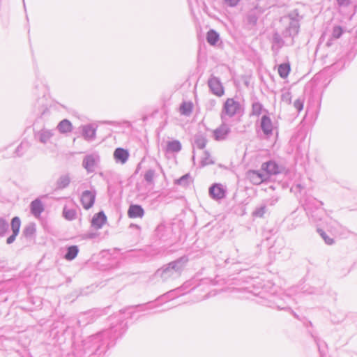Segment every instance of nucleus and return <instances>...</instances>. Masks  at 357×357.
Here are the masks:
<instances>
[{"mask_svg":"<svg viewBox=\"0 0 357 357\" xmlns=\"http://www.w3.org/2000/svg\"><path fill=\"white\" fill-rule=\"evenodd\" d=\"M100 162V155L98 153L86 155L82 160V167L87 173H93Z\"/></svg>","mask_w":357,"mask_h":357,"instance_id":"39448f33","label":"nucleus"},{"mask_svg":"<svg viewBox=\"0 0 357 357\" xmlns=\"http://www.w3.org/2000/svg\"><path fill=\"white\" fill-rule=\"evenodd\" d=\"M110 334V331H101L97 334H96L95 335H93L92 337L93 340H96V339H98L99 337H102V336H105V335H109Z\"/></svg>","mask_w":357,"mask_h":357,"instance_id":"c03bdc74","label":"nucleus"},{"mask_svg":"<svg viewBox=\"0 0 357 357\" xmlns=\"http://www.w3.org/2000/svg\"><path fill=\"white\" fill-rule=\"evenodd\" d=\"M246 178L254 185H260L266 179V176L259 171L249 170L246 173Z\"/></svg>","mask_w":357,"mask_h":357,"instance_id":"9d476101","label":"nucleus"},{"mask_svg":"<svg viewBox=\"0 0 357 357\" xmlns=\"http://www.w3.org/2000/svg\"><path fill=\"white\" fill-rule=\"evenodd\" d=\"M304 100L303 98H298L294 102V106L298 112H301L303 108Z\"/></svg>","mask_w":357,"mask_h":357,"instance_id":"a19ab883","label":"nucleus"},{"mask_svg":"<svg viewBox=\"0 0 357 357\" xmlns=\"http://www.w3.org/2000/svg\"><path fill=\"white\" fill-rule=\"evenodd\" d=\"M105 311V310H96L94 311L88 312L86 314V315L91 318V319L88 321V323L93 321L97 317L102 315V312Z\"/></svg>","mask_w":357,"mask_h":357,"instance_id":"4c0bfd02","label":"nucleus"},{"mask_svg":"<svg viewBox=\"0 0 357 357\" xmlns=\"http://www.w3.org/2000/svg\"><path fill=\"white\" fill-rule=\"evenodd\" d=\"M28 148V144L26 142H22L16 149L15 153L18 156H21L24 151Z\"/></svg>","mask_w":357,"mask_h":357,"instance_id":"58836bf2","label":"nucleus"},{"mask_svg":"<svg viewBox=\"0 0 357 357\" xmlns=\"http://www.w3.org/2000/svg\"><path fill=\"white\" fill-rule=\"evenodd\" d=\"M18 234H15V233H13L12 235H10L6 240V243L8 244H11L13 243L15 241V238H16V236H17Z\"/></svg>","mask_w":357,"mask_h":357,"instance_id":"09e8293b","label":"nucleus"},{"mask_svg":"<svg viewBox=\"0 0 357 357\" xmlns=\"http://www.w3.org/2000/svg\"><path fill=\"white\" fill-rule=\"evenodd\" d=\"M70 183V177L69 174H63L59 176L55 183L56 190H63L67 188Z\"/></svg>","mask_w":357,"mask_h":357,"instance_id":"aec40b11","label":"nucleus"},{"mask_svg":"<svg viewBox=\"0 0 357 357\" xmlns=\"http://www.w3.org/2000/svg\"><path fill=\"white\" fill-rule=\"evenodd\" d=\"M220 40L219 33L214 29H210L206 34V40L211 45H215Z\"/></svg>","mask_w":357,"mask_h":357,"instance_id":"4be33fe9","label":"nucleus"},{"mask_svg":"<svg viewBox=\"0 0 357 357\" xmlns=\"http://www.w3.org/2000/svg\"><path fill=\"white\" fill-rule=\"evenodd\" d=\"M129 158V153L126 149L123 148H116L114 152V158L116 162L124 164Z\"/></svg>","mask_w":357,"mask_h":357,"instance_id":"ddd939ff","label":"nucleus"},{"mask_svg":"<svg viewBox=\"0 0 357 357\" xmlns=\"http://www.w3.org/2000/svg\"><path fill=\"white\" fill-rule=\"evenodd\" d=\"M261 169L266 172V173L270 175H275L280 172L278 164L272 160L263 163Z\"/></svg>","mask_w":357,"mask_h":357,"instance_id":"2eb2a0df","label":"nucleus"},{"mask_svg":"<svg viewBox=\"0 0 357 357\" xmlns=\"http://www.w3.org/2000/svg\"><path fill=\"white\" fill-rule=\"evenodd\" d=\"M284 19L289 20V24L282 31V36L284 38H294L299 32L300 22L303 20V16L300 15L298 9H294L284 17Z\"/></svg>","mask_w":357,"mask_h":357,"instance_id":"f03ea898","label":"nucleus"},{"mask_svg":"<svg viewBox=\"0 0 357 357\" xmlns=\"http://www.w3.org/2000/svg\"><path fill=\"white\" fill-rule=\"evenodd\" d=\"M308 293L309 294H312V293H314V291H309Z\"/></svg>","mask_w":357,"mask_h":357,"instance_id":"4d7b16f0","label":"nucleus"},{"mask_svg":"<svg viewBox=\"0 0 357 357\" xmlns=\"http://www.w3.org/2000/svg\"><path fill=\"white\" fill-rule=\"evenodd\" d=\"M323 204L321 201H318L316 199H310L305 201V210L312 221L319 222L322 220L324 211L320 206Z\"/></svg>","mask_w":357,"mask_h":357,"instance_id":"7ed1b4c3","label":"nucleus"},{"mask_svg":"<svg viewBox=\"0 0 357 357\" xmlns=\"http://www.w3.org/2000/svg\"><path fill=\"white\" fill-rule=\"evenodd\" d=\"M96 129L92 125H86L82 127V135L87 141H92L96 138Z\"/></svg>","mask_w":357,"mask_h":357,"instance_id":"6ab92c4d","label":"nucleus"},{"mask_svg":"<svg viewBox=\"0 0 357 357\" xmlns=\"http://www.w3.org/2000/svg\"><path fill=\"white\" fill-rule=\"evenodd\" d=\"M282 100L285 102L287 104H291V94L290 92L287 91L284 93L282 95Z\"/></svg>","mask_w":357,"mask_h":357,"instance_id":"37998d69","label":"nucleus"},{"mask_svg":"<svg viewBox=\"0 0 357 357\" xmlns=\"http://www.w3.org/2000/svg\"><path fill=\"white\" fill-rule=\"evenodd\" d=\"M76 211L73 208L64 207L63 210V215L68 220H73L76 218Z\"/></svg>","mask_w":357,"mask_h":357,"instance_id":"c756f323","label":"nucleus"},{"mask_svg":"<svg viewBox=\"0 0 357 357\" xmlns=\"http://www.w3.org/2000/svg\"><path fill=\"white\" fill-rule=\"evenodd\" d=\"M209 195L215 200H220L225 197L226 190L222 185L214 183L209 188Z\"/></svg>","mask_w":357,"mask_h":357,"instance_id":"0eeeda50","label":"nucleus"},{"mask_svg":"<svg viewBox=\"0 0 357 357\" xmlns=\"http://www.w3.org/2000/svg\"><path fill=\"white\" fill-rule=\"evenodd\" d=\"M224 1L227 6L234 7L238 3L240 0H224Z\"/></svg>","mask_w":357,"mask_h":357,"instance_id":"a18cd8bd","label":"nucleus"},{"mask_svg":"<svg viewBox=\"0 0 357 357\" xmlns=\"http://www.w3.org/2000/svg\"><path fill=\"white\" fill-rule=\"evenodd\" d=\"M54 135V131L47 129H42L35 134V138L43 144L47 143Z\"/></svg>","mask_w":357,"mask_h":357,"instance_id":"f8f14e48","label":"nucleus"},{"mask_svg":"<svg viewBox=\"0 0 357 357\" xmlns=\"http://www.w3.org/2000/svg\"><path fill=\"white\" fill-rule=\"evenodd\" d=\"M181 150V144L178 140H173L168 142L167 145V151L169 152H178Z\"/></svg>","mask_w":357,"mask_h":357,"instance_id":"a878e982","label":"nucleus"},{"mask_svg":"<svg viewBox=\"0 0 357 357\" xmlns=\"http://www.w3.org/2000/svg\"><path fill=\"white\" fill-rule=\"evenodd\" d=\"M190 176L189 174H186L183 176H182L181 178L177 179L176 181V184L182 185V186H187L190 183Z\"/></svg>","mask_w":357,"mask_h":357,"instance_id":"f704fd0d","label":"nucleus"},{"mask_svg":"<svg viewBox=\"0 0 357 357\" xmlns=\"http://www.w3.org/2000/svg\"><path fill=\"white\" fill-rule=\"evenodd\" d=\"M344 33V29L340 26H335L333 29L332 31V38L333 39H338L340 38Z\"/></svg>","mask_w":357,"mask_h":357,"instance_id":"e433bc0d","label":"nucleus"},{"mask_svg":"<svg viewBox=\"0 0 357 357\" xmlns=\"http://www.w3.org/2000/svg\"><path fill=\"white\" fill-rule=\"evenodd\" d=\"M10 225L13 233H15V234H18L21 225V221L20 218L17 216L14 217L11 220Z\"/></svg>","mask_w":357,"mask_h":357,"instance_id":"7c9ffc66","label":"nucleus"},{"mask_svg":"<svg viewBox=\"0 0 357 357\" xmlns=\"http://www.w3.org/2000/svg\"><path fill=\"white\" fill-rule=\"evenodd\" d=\"M9 224L8 222L3 218L0 217V236L3 237L6 235L7 231H8Z\"/></svg>","mask_w":357,"mask_h":357,"instance_id":"473e14b6","label":"nucleus"},{"mask_svg":"<svg viewBox=\"0 0 357 357\" xmlns=\"http://www.w3.org/2000/svg\"><path fill=\"white\" fill-rule=\"evenodd\" d=\"M207 143L206 137L202 134H197L194 137V145L199 149H203Z\"/></svg>","mask_w":357,"mask_h":357,"instance_id":"b1692460","label":"nucleus"},{"mask_svg":"<svg viewBox=\"0 0 357 357\" xmlns=\"http://www.w3.org/2000/svg\"><path fill=\"white\" fill-rule=\"evenodd\" d=\"M30 209L35 217H39L44 211V206L42 202L39 199H36L31 202Z\"/></svg>","mask_w":357,"mask_h":357,"instance_id":"f3484780","label":"nucleus"},{"mask_svg":"<svg viewBox=\"0 0 357 357\" xmlns=\"http://www.w3.org/2000/svg\"><path fill=\"white\" fill-rule=\"evenodd\" d=\"M266 212V204H261L259 206L256 207L252 212V215L258 218H262Z\"/></svg>","mask_w":357,"mask_h":357,"instance_id":"2f4dec72","label":"nucleus"},{"mask_svg":"<svg viewBox=\"0 0 357 357\" xmlns=\"http://www.w3.org/2000/svg\"><path fill=\"white\" fill-rule=\"evenodd\" d=\"M79 252V248L77 245L68 246L66 249V252L64 255V259L67 261L73 260Z\"/></svg>","mask_w":357,"mask_h":357,"instance_id":"412c9836","label":"nucleus"},{"mask_svg":"<svg viewBox=\"0 0 357 357\" xmlns=\"http://www.w3.org/2000/svg\"><path fill=\"white\" fill-rule=\"evenodd\" d=\"M317 232L321 236V238L324 239L326 244L333 245L334 243V239L328 236L323 229L318 228Z\"/></svg>","mask_w":357,"mask_h":357,"instance_id":"72a5a7b5","label":"nucleus"},{"mask_svg":"<svg viewBox=\"0 0 357 357\" xmlns=\"http://www.w3.org/2000/svg\"><path fill=\"white\" fill-rule=\"evenodd\" d=\"M188 261V257L182 256L158 268L155 272L154 277L160 278L162 282L178 278L181 276Z\"/></svg>","mask_w":357,"mask_h":357,"instance_id":"f257e3e1","label":"nucleus"},{"mask_svg":"<svg viewBox=\"0 0 357 357\" xmlns=\"http://www.w3.org/2000/svg\"><path fill=\"white\" fill-rule=\"evenodd\" d=\"M213 163H214V162L211 158L209 152L207 151H205L204 152V156L202 157V160H201L202 165L206 166V165H212Z\"/></svg>","mask_w":357,"mask_h":357,"instance_id":"c9c22d12","label":"nucleus"},{"mask_svg":"<svg viewBox=\"0 0 357 357\" xmlns=\"http://www.w3.org/2000/svg\"><path fill=\"white\" fill-rule=\"evenodd\" d=\"M277 307L279 309V310H291V308L287 307V306H282V305H278Z\"/></svg>","mask_w":357,"mask_h":357,"instance_id":"3c124183","label":"nucleus"},{"mask_svg":"<svg viewBox=\"0 0 357 357\" xmlns=\"http://www.w3.org/2000/svg\"><path fill=\"white\" fill-rule=\"evenodd\" d=\"M340 6H347L350 4V0H336Z\"/></svg>","mask_w":357,"mask_h":357,"instance_id":"de8ad7c7","label":"nucleus"},{"mask_svg":"<svg viewBox=\"0 0 357 357\" xmlns=\"http://www.w3.org/2000/svg\"><path fill=\"white\" fill-rule=\"evenodd\" d=\"M56 128L61 133H66L72 130V124L68 119L61 121Z\"/></svg>","mask_w":357,"mask_h":357,"instance_id":"5701e85b","label":"nucleus"},{"mask_svg":"<svg viewBox=\"0 0 357 357\" xmlns=\"http://www.w3.org/2000/svg\"><path fill=\"white\" fill-rule=\"evenodd\" d=\"M154 176H155V170L149 169L146 172V173L144 174V180L147 183H152L153 181Z\"/></svg>","mask_w":357,"mask_h":357,"instance_id":"ea45409f","label":"nucleus"},{"mask_svg":"<svg viewBox=\"0 0 357 357\" xmlns=\"http://www.w3.org/2000/svg\"><path fill=\"white\" fill-rule=\"evenodd\" d=\"M107 220V217L103 211L96 213L91 220V225L96 229H100Z\"/></svg>","mask_w":357,"mask_h":357,"instance_id":"4468645a","label":"nucleus"},{"mask_svg":"<svg viewBox=\"0 0 357 357\" xmlns=\"http://www.w3.org/2000/svg\"><path fill=\"white\" fill-rule=\"evenodd\" d=\"M264 110H265V109L261 103H260L258 101L254 102L252 104V109H251V112H250V115L259 116L262 113V112Z\"/></svg>","mask_w":357,"mask_h":357,"instance_id":"393cba45","label":"nucleus"},{"mask_svg":"<svg viewBox=\"0 0 357 357\" xmlns=\"http://www.w3.org/2000/svg\"><path fill=\"white\" fill-rule=\"evenodd\" d=\"M260 128L266 138H269L273 135V126L268 116H262L260 121Z\"/></svg>","mask_w":357,"mask_h":357,"instance_id":"6e6552de","label":"nucleus"},{"mask_svg":"<svg viewBox=\"0 0 357 357\" xmlns=\"http://www.w3.org/2000/svg\"><path fill=\"white\" fill-rule=\"evenodd\" d=\"M248 22L251 25H255L257 22L258 18L255 14H249L247 16Z\"/></svg>","mask_w":357,"mask_h":357,"instance_id":"79ce46f5","label":"nucleus"},{"mask_svg":"<svg viewBox=\"0 0 357 357\" xmlns=\"http://www.w3.org/2000/svg\"><path fill=\"white\" fill-rule=\"evenodd\" d=\"M192 110V104L189 102H183L180 106V112L185 116H190Z\"/></svg>","mask_w":357,"mask_h":357,"instance_id":"bb28decb","label":"nucleus"},{"mask_svg":"<svg viewBox=\"0 0 357 357\" xmlns=\"http://www.w3.org/2000/svg\"><path fill=\"white\" fill-rule=\"evenodd\" d=\"M208 86L214 95L218 97L223 96L225 93L224 87L218 77L211 75L208 80Z\"/></svg>","mask_w":357,"mask_h":357,"instance_id":"423d86ee","label":"nucleus"},{"mask_svg":"<svg viewBox=\"0 0 357 357\" xmlns=\"http://www.w3.org/2000/svg\"><path fill=\"white\" fill-rule=\"evenodd\" d=\"M144 214L143 208L138 204H131L128 211V215L131 218H142Z\"/></svg>","mask_w":357,"mask_h":357,"instance_id":"a211bd4d","label":"nucleus"},{"mask_svg":"<svg viewBox=\"0 0 357 357\" xmlns=\"http://www.w3.org/2000/svg\"><path fill=\"white\" fill-rule=\"evenodd\" d=\"M278 201V199L277 197H272L268 200L266 201V206L267 205H270V206H273L275 205Z\"/></svg>","mask_w":357,"mask_h":357,"instance_id":"49530a36","label":"nucleus"},{"mask_svg":"<svg viewBox=\"0 0 357 357\" xmlns=\"http://www.w3.org/2000/svg\"><path fill=\"white\" fill-rule=\"evenodd\" d=\"M229 132L230 128L223 120L222 123L213 131V136L215 140H223Z\"/></svg>","mask_w":357,"mask_h":357,"instance_id":"9b49d317","label":"nucleus"},{"mask_svg":"<svg viewBox=\"0 0 357 357\" xmlns=\"http://www.w3.org/2000/svg\"><path fill=\"white\" fill-rule=\"evenodd\" d=\"M296 188H301V184H298V185H296Z\"/></svg>","mask_w":357,"mask_h":357,"instance_id":"6e6d98bb","label":"nucleus"},{"mask_svg":"<svg viewBox=\"0 0 357 357\" xmlns=\"http://www.w3.org/2000/svg\"><path fill=\"white\" fill-rule=\"evenodd\" d=\"M332 45V43H331V40H329L327 43H326V45L327 46H331Z\"/></svg>","mask_w":357,"mask_h":357,"instance_id":"603ef678","label":"nucleus"},{"mask_svg":"<svg viewBox=\"0 0 357 357\" xmlns=\"http://www.w3.org/2000/svg\"><path fill=\"white\" fill-rule=\"evenodd\" d=\"M99 350H100V346H98V348L96 349L95 354H98Z\"/></svg>","mask_w":357,"mask_h":357,"instance_id":"864d4df0","label":"nucleus"},{"mask_svg":"<svg viewBox=\"0 0 357 357\" xmlns=\"http://www.w3.org/2000/svg\"><path fill=\"white\" fill-rule=\"evenodd\" d=\"M216 104L215 100H210L207 104V107L209 109H212Z\"/></svg>","mask_w":357,"mask_h":357,"instance_id":"8fccbe9b","label":"nucleus"},{"mask_svg":"<svg viewBox=\"0 0 357 357\" xmlns=\"http://www.w3.org/2000/svg\"><path fill=\"white\" fill-rule=\"evenodd\" d=\"M317 345H318V348H319V350L320 354H321V357H323V354H322V353H321V351L320 350V346H319V343H317Z\"/></svg>","mask_w":357,"mask_h":357,"instance_id":"5fc2aeb1","label":"nucleus"},{"mask_svg":"<svg viewBox=\"0 0 357 357\" xmlns=\"http://www.w3.org/2000/svg\"><path fill=\"white\" fill-rule=\"evenodd\" d=\"M96 192L90 190H85L81 196V202L85 209L91 208L95 202Z\"/></svg>","mask_w":357,"mask_h":357,"instance_id":"1a4fd4ad","label":"nucleus"},{"mask_svg":"<svg viewBox=\"0 0 357 357\" xmlns=\"http://www.w3.org/2000/svg\"><path fill=\"white\" fill-rule=\"evenodd\" d=\"M241 110L242 107L239 102L234 100V98H227L223 105L221 119L224 120L225 115L233 117L236 114L241 113Z\"/></svg>","mask_w":357,"mask_h":357,"instance_id":"20e7f679","label":"nucleus"},{"mask_svg":"<svg viewBox=\"0 0 357 357\" xmlns=\"http://www.w3.org/2000/svg\"><path fill=\"white\" fill-rule=\"evenodd\" d=\"M284 42L282 36L278 33L275 32L272 38V50L278 54L279 50L283 47Z\"/></svg>","mask_w":357,"mask_h":357,"instance_id":"dca6fc26","label":"nucleus"},{"mask_svg":"<svg viewBox=\"0 0 357 357\" xmlns=\"http://www.w3.org/2000/svg\"><path fill=\"white\" fill-rule=\"evenodd\" d=\"M36 232V225L30 223L27 225L23 229L22 234L26 238H31Z\"/></svg>","mask_w":357,"mask_h":357,"instance_id":"cd10ccee","label":"nucleus"},{"mask_svg":"<svg viewBox=\"0 0 357 357\" xmlns=\"http://www.w3.org/2000/svg\"><path fill=\"white\" fill-rule=\"evenodd\" d=\"M290 71V66L289 63H282L278 66V73L282 78H286Z\"/></svg>","mask_w":357,"mask_h":357,"instance_id":"c85d7f7f","label":"nucleus"}]
</instances>
